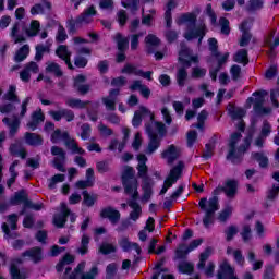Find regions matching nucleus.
Instances as JSON below:
<instances>
[{
  "instance_id": "obj_33",
  "label": "nucleus",
  "mask_w": 279,
  "mask_h": 279,
  "mask_svg": "<svg viewBox=\"0 0 279 279\" xmlns=\"http://www.w3.org/2000/svg\"><path fill=\"white\" fill-rule=\"evenodd\" d=\"M21 22H15L13 27H11L10 36L14 38L15 44H22L26 41V37L20 35Z\"/></svg>"
},
{
  "instance_id": "obj_19",
  "label": "nucleus",
  "mask_w": 279,
  "mask_h": 279,
  "mask_svg": "<svg viewBox=\"0 0 279 279\" xmlns=\"http://www.w3.org/2000/svg\"><path fill=\"white\" fill-rule=\"evenodd\" d=\"M25 144L31 147H39L45 143L44 136L38 133L26 132L24 134Z\"/></svg>"
},
{
  "instance_id": "obj_46",
  "label": "nucleus",
  "mask_w": 279,
  "mask_h": 279,
  "mask_svg": "<svg viewBox=\"0 0 279 279\" xmlns=\"http://www.w3.org/2000/svg\"><path fill=\"white\" fill-rule=\"evenodd\" d=\"M187 76H189V73L185 68H181L180 70H178L177 82L180 87L185 86Z\"/></svg>"
},
{
  "instance_id": "obj_60",
  "label": "nucleus",
  "mask_w": 279,
  "mask_h": 279,
  "mask_svg": "<svg viewBox=\"0 0 279 279\" xmlns=\"http://www.w3.org/2000/svg\"><path fill=\"white\" fill-rule=\"evenodd\" d=\"M96 169L98 173H101V174L108 173L110 171L109 161L108 160L98 161L96 163Z\"/></svg>"
},
{
  "instance_id": "obj_37",
  "label": "nucleus",
  "mask_w": 279,
  "mask_h": 279,
  "mask_svg": "<svg viewBox=\"0 0 279 279\" xmlns=\"http://www.w3.org/2000/svg\"><path fill=\"white\" fill-rule=\"evenodd\" d=\"M178 269L180 274L191 276L195 271V265L191 262H181Z\"/></svg>"
},
{
  "instance_id": "obj_27",
  "label": "nucleus",
  "mask_w": 279,
  "mask_h": 279,
  "mask_svg": "<svg viewBox=\"0 0 279 279\" xmlns=\"http://www.w3.org/2000/svg\"><path fill=\"white\" fill-rule=\"evenodd\" d=\"M251 158L254 161H257V163H259V167L262 169H267L269 167V158L267 155H264V153L262 151H253L251 154Z\"/></svg>"
},
{
  "instance_id": "obj_48",
  "label": "nucleus",
  "mask_w": 279,
  "mask_h": 279,
  "mask_svg": "<svg viewBox=\"0 0 279 279\" xmlns=\"http://www.w3.org/2000/svg\"><path fill=\"white\" fill-rule=\"evenodd\" d=\"M264 7L263 0H250L248 7H246L247 12L260 11Z\"/></svg>"
},
{
  "instance_id": "obj_26",
  "label": "nucleus",
  "mask_w": 279,
  "mask_h": 279,
  "mask_svg": "<svg viewBox=\"0 0 279 279\" xmlns=\"http://www.w3.org/2000/svg\"><path fill=\"white\" fill-rule=\"evenodd\" d=\"M150 114H151V112L149 109H147L144 106L140 107V110L134 113V118L132 120V125L135 129H138L143 122V117L150 116Z\"/></svg>"
},
{
  "instance_id": "obj_61",
  "label": "nucleus",
  "mask_w": 279,
  "mask_h": 279,
  "mask_svg": "<svg viewBox=\"0 0 279 279\" xmlns=\"http://www.w3.org/2000/svg\"><path fill=\"white\" fill-rule=\"evenodd\" d=\"M262 279H275V268L272 264H268L265 266Z\"/></svg>"
},
{
  "instance_id": "obj_41",
  "label": "nucleus",
  "mask_w": 279,
  "mask_h": 279,
  "mask_svg": "<svg viewBox=\"0 0 279 279\" xmlns=\"http://www.w3.org/2000/svg\"><path fill=\"white\" fill-rule=\"evenodd\" d=\"M50 46L51 45H37L36 46V56L35 60L37 62L43 61L45 53H50Z\"/></svg>"
},
{
  "instance_id": "obj_22",
  "label": "nucleus",
  "mask_w": 279,
  "mask_h": 279,
  "mask_svg": "<svg viewBox=\"0 0 279 279\" xmlns=\"http://www.w3.org/2000/svg\"><path fill=\"white\" fill-rule=\"evenodd\" d=\"M113 43L118 47V51L126 52L130 48L129 37H124L121 33H116L112 37Z\"/></svg>"
},
{
  "instance_id": "obj_35",
  "label": "nucleus",
  "mask_w": 279,
  "mask_h": 279,
  "mask_svg": "<svg viewBox=\"0 0 279 279\" xmlns=\"http://www.w3.org/2000/svg\"><path fill=\"white\" fill-rule=\"evenodd\" d=\"M9 274L11 279H27V274L21 272L19 266L14 263L10 264Z\"/></svg>"
},
{
  "instance_id": "obj_38",
  "label": "nucleus",
  "mask_w": 279,
  "mask_h": 279,
  "mask_svg": "<svg viewBox=\"0 0 279 279\" xmlns=\"http://www.w3.org/2000/svg\"><path fill=\"white\" fill-rule=\"evenodd\" d=\"M40 32V23L38 20H32L29 27L26 28L25 33L28 37H36Z\"/></svg>"
},
{
  "instance_id": "obj_62",
  "label": "nucleus",
  "mask_w": 279,
  "mask_h": 279,
  "mask_svg": "<svg viewBox=\"0 0 279 279\" xmlns=\"http://www.w3.org/2000/svg\"><path fill=\"white\" fill-rule=\"evenodd\" d=\"M129 21V15L125 10H120L118 12V23L121 27H124Z\"/></svg>"
},
{
  "instance_id": "obj_4",
  "label": "nucleus",
  "mask_w": 279,
  "mask_h": 279,
  "mask_svg": "<svg viewBox=\"0 0 279 279\" xmlns=\"http://www.w3.org/2000/svg\"><path fill=\"white\" fill-rule=\"evenodd\" d=\"M137 177L140 179H143V199L145 202H149L153 196V184H151V178L149 177V167L146 166L147 157L146 155L140 154L137 155Z\"/></svg>"
},
{
  "instance_id": "obj_39",
  "label": "nucleus",
  "mask_w": 279,
  "mask_h": 279,
  "mask_svg": "<svg viewBox=\"0 0 279 279\" xmlns=\"http://www.w3.org/2000/svg\"><path fill=\"white\" fill-rule=\"evenodd\" d=\"M98 251L101 255L108 256L110 254L117 253V246L108 242H102Z\"/></svg>"
},
{
  "instance_id": "obj_44",
  "label": "nucleus",
  "mask_w": 279,
  "mask_h": 279,
  "mask_svg": "<svg viewBox=\"0 0 279 279\" xmlns=\"http://www.w3.org/2000/svg\"><path fill=\"white\" fill-rule=\"evenodd\" d=\"M45 71L46 73L53 74L57 77H61L63 75V71L57 62H51L48 66H46Z\"/></svg>"
},
{
  "instance_id": "obj_20",
  "label": "nucleus",
  "mask_w": 279,
  "mask_h": 279,
  "mask_svg": "<svg viewBox=\"0 0 279 279\" xmlns=\"http://www.w3.org/2000/svg\"><path fill=\"white\" fill-rule=\"evenodd\" d=\"M69 216H70V209L66 206V204H63L61 214L53 217V225L59 229L64 228V226H66L68 223Z\"/></svg>"
},
{
  "instance_id": "obj_18",
  "label": "nucleus",
  "mask_w": 279,
  "mask_h": 279,
  "mask_svg": "<svg viewBox=\"0 0 279 279\" xmlns=\"http://www.w3.org/2000/svg\"><path fill=\"white\" fill-rule=\"evenodd\" d=\"M119 246L124 253H130L132 250H135L137 255L142 254V248L137 242H131L128 236H123L119 240Z\"/></svg>"
},
{
  "instance_id": "obj_8",
  "label": "nucleus",
  "mask_w": 279,
  "mask_h": 279,
  "mask_svg": "<svg viewBox=\"0 0 279 279\" xmlns=\"http://www.w3.org/2000/svg\"><path fill=\"white\" fill-rule=\"evenodd\" d=\"M85 262H80L74 268L73 272H70L69 279H95L98 275V268L96 266L90 268L89 272H84Z\"/></svg>"
},
{
  "instance_id": "obj_47",
  "label": "nucleus",
  "mask_w": 279,
  "mask_h": 279,
  "mask_svg": "<svg viewBox=\"0 0 279 279\" xmlns=\"http://www.w3.org/2000/svg\"><path fill=\"white\" fill-rule=\"evenodd\" d=\"M69 38V35L66 33V29L61 24L59 25V28L57 29L56 34V41L59 44H63Z\"/></svg>"
},
{
  "instance_id": "obj_43",
  "label": "nucleus",
  "mask_w": 279,
  "mask_h": 279,
  "mask_svg": "<svg viewBox=\"0 0 279 279\" xmlns=\"http://www.w3.org/2000/svg\"><path fill=\"white\" fill-rule=\"evenodd\" d=\"M29 53V46L24 45L22 46L15 53V62L21 63L23 62Z\"/></svg>"
},
{
  "instance_id": "obj_29",
  "label": "nucleus",
  "mask_w": 279,
  "mask_h": 279,
  "mask_svg": "<svg viewBox=\"0 0 279 279\" xmlns=\"http://www.w3.org/2000/svg\"><path fill=\"white\" fill-rule=\"evenodd\" d=\"M228 114L232 120H241L245 117V110L236 108L233 104L229 102L228 105Z\"/></svg>"
},
{
  "instance_id": "obj_49",
  "label": "nucleus",
  "mask_w": 279,
  "mask_h": 279,
  "mask_svg": "<svg viewBox=\"0 0 279 279\" xmlns=\"http://www.w3.org/2000/svg\"><path fill=\"white\" fill-rule=\"evenodd\" d=\"M141 70L137 69L136 65H133L131 63H125L123 69L121 70V74H125V75H138V72Z\"/></svg>"
},
{
  "instance_id": "obj_15",
  "label": "nucleus",
  "mask_w": 279,
  "mask_h": 279,
  "mask_svg": "<svg viewBox=\"0 0 279 279\" xmlns=\"http://www.w3.org/2000/svg\"><path fill=\"white\" fill-rule=\"evenodd\" d=\"M21 258H31L33 263L38 264L44 259L43 248L39 246L32 247L21 253Z\"/></svg>"
},
{
  "instance_id": "obj_6",
  "label": "nucleus",
  "mask_w": 279,
  "mask_h": 279,
  "mask_svg": "<svg viewBox=\"0 0 279 279\" xmlns=\"http://www.w3.org/2000/svg\"><path fill=\"white\" fill-rule=\"evenodd\" d=\"M207 203L208 208L206 207ZM198 207H201V209L205 211V216L203 218L204 227L209 228V226L215 223V213L218 211L220 208L219 198H202L201 202H198Z\"/></svg>"
},
{
  "instance_id": "obj_31",
  "label": "nucleus",
  "mask_w": 279,
  "mask_h": 279,
  "mask_svg": "<svg viewBox=\"0 0 279 279\" xmlns=\"http://www.w3.org/2000/svg\"><path fill=\"white\" fill-rule=\"evenodd\" d=\"M191 252L192 251L187 247V245L185 243H181V244H179V247L177 248V251H174L173 260H177V259L185 260L187 258V255Z\"/></svg>"
},
{
  "instance_id": "obj_34",
  "label": "nucleus",
  "mask_w": 279,
  "mask_h": 279,
  "mask_svg": "<svg viewBox=\"0 0 279 279\" xmlns=\"http://www.w3.org/2000/svg\"><path fill=\"white\" fill-rule=\"evenodd\" d=\"M92 101H82L78 98H70L65 101V106L69 108L85 109Z\"/></svg>"
},
{
  "instance_id": "obj_9",
  "label": "nucleus",
  "mask_w": 279,
  "mask_h": 279,
  "mask_svg": "<svg viewBox=\"0 0 279 279\" xmlns=\"http://www.w3.org/2000/svg\"><path fill=\"white\" fill-rule=\"evenodd\" d=\"M11 205H20L24 204V208L20 210L19 215H25L26 209H32L33 207V201L28 199V195L24 189L15 192L14 196L10 198Z\"/></svg>"
},
{
  "instance_id": "obj_52",
  "label": "nucleus",
  "mask_w": 279,
  "mask_h": 279,
  "mask_svg": "<svg viewBox=\"0 0 279 279\" xmlns=\"http://www.w3.org/2000/svg\"><path fill=\"white\" fill-rule=\"evenodd\" d=\"M24 148L25 147L23 146L22 141L15 140V142L13 144L9 145V154L11 156H14L15 154L20 153Z\"/></svg>"
},
{
  "instance_id": "obj_14",
  "label": "nucleus",
  "mask_w": 279,
  "mask_h": 279,
  "mask_svg": "<svg viewBox=\"0 0 279 279\" xmlns=\"http://www.w3.org/2000/svg\"><path fill=\"white\" fill-rule=\"evenodd\" d=\"M86 82V76L84 74H78L74 77L73 87L81 96L87 95L90 92L92 86L89 84H84Z\"/></svg>"
},
{
  "instance_id": "obj_5",
  "label": "nucleus",
  "mask_w": 279,
  "mask_h": 279,
  "mask_svg": "<svg viewBox=\"0 0 279 279\" xmlns=\"http://www.w3.org/2000/svg\"><path fill=\"white\" fill-rule=\"evenodd\" d=\"M97 14V10L94 7V4H90V7L86 8L83 13L77 15L75 19L70 17L65 22V27L68 29V34L74 35L77 34L78 28L82 27L83 24H90L93 22L92 16H95Z\"/></svg>"
},
{
  "instance_id": "obj_64",
  "label": "nucleus",
  "mask_w": 279,
  "mask_h": 279,
  "mask_svg": "<svg viewBox=\"0 0 279 279\" xmlns=\"http://www.w3.org/2000/svg\"><path fill=\"white\" fill-rule=\"evenodd\" d=\"M87 63H88V59H86L85 57L77 56L74 58V64L78 69L86 68Z\"/></svg>"
},
{
  "instance_id": "obj_13",
  "label": "nucleus",
  "mask_w": 279,
  "mask_h": 279,
  "mask_svg": "<svg viewBox=\"0 0 279 279\" xmlns=\"http://www.w3.org/2000/svg\"><path fill=\"white\" fill-rule=\"evenodd\" d=\"M100 217L102 219H109L112 226H117L121 219V214L118 209H114L109 206L100 210Z\"/></svg>"
},
{
  "instance_id": "obj_51",
  "label": "nucleus",
  "mask_w": 279,
  "mask_h": 279,
  "mask_svg": "<svg viewBox=\"0 0 279 279\" xmlns=\"http://www.w3.org/2000/svg\"><path fill=\"white\" fill-rule=\"evenodd\" d=\"M90 135H92V125L87 122L83 123V125H81V140L87 141L88 138H90Z\"/></svg>"
},
{
  "instance_id": "obj_54",
  "label": "nucleus",
  "mask_w": 279,
  "mask_h": 279,
  "mask_svg": "<svg viewBox=\"0 0 279 279\" xmlns=\"http://www.w3.org/2000/svg\"><path fill=\"white\" fill-rule=\"evenodd\" d=\"M64 180H65L64 174H54L49 181L48 189L56 190L57 184L60 182H64Z\"/></svg>"
},
{
  "instance_id": "obj_12",
  "label": "nucleus",
  "mask_w": 279,
  "mask_h": 279,
  "mask_svg": "<svg viewBox=\"0 0 279 279\" xmlns=\"http://www.w3.org/2000/svg\"><path fill=\"white\" fill-rule=\"evenodd\" d=\"M217 279H239V277L235 275V269L226 260L220 264Z\"/></svg>"
},
{
  "instance_id": "obj_28",
  "label": "nucleus",
  "mask_w": 279,
  "mask_h": 279,
  "mask_svg": "<svg viewBox=\"0 0 279 279\" xmlns=\"http://www.w3.org/2000/svg\"><path fill=\"white\" fill-rule=\"evenodd\" d=\"M74 260H75V257L72 254L65 253L62 259L59 263H57L56 271L59 274L63 272L64 267L68 265H72Z\"/></svg>"
},
{
  "instance_id": "obj_42",
  "label": "nucleus",
  "mask_w": 279,
  "mask_h": 279,
  "mask_svg": "<svg viewBox=\"0 0 279 279\" xmlns=\"http://www.w3.org/2000/svg\"><path fill=\"white\" fill-rule=\"evenodd\" d=\"M233 60H235L236 63L239 64H248V52L246 49H240L236 53L235 57H233Z\"/></svg>"
},
{
  "instance_id": "obj_1",
  "label": "nucleus",
  "mask_w": 279,
  "mask_h": 279,
  "mask_svg": "<svg viewBox=\"0 0 279 279\" xmlns=\"http://www.w3.org/2000/svg\"><path fill=\"white\" fill-rule=\"evenodd\" d=\"M178 25L186 24V31L183 35L186 41H192L193 39H198V45H202V40L206 35V26L197 24V14L195 12H187L181 14L177 19Z\"/></svg>"
},
{
  "instance_id": "obj_21",
  "label": "nucleus",
  "mask_w": 279,
  "mask_h": 279,
  "mask_svg": "<svg viewBox=\"0 0 279 279\" xmlns=\"http://www.w3.org/2000/svg\"><path fill=\"white\" fill-rule=\"evenodd\" d=\"M239 182L235 179H228L225 182V186L221 187L222 193H226L227 197L233 198L238 193Z\"/></svg>"
},
{
  "instance_id": "obj_55",
  "label": "nucleus",
  "mask_w": 279,
  "mask_h": 279,
  "mask_svg": "<svg viewBox=\"0 0 279 279\" xmlns=\"http://www.w3.org/2000/svg\"><path fill=\"white\" fill-rule=\"evenodd\" d=\"M198 138V133L195 130H191L186 133V145L187 147H193Z\"/></svg>"
},
{
  "instance_id": "obj_56",
  "label": "nucleus",
  "mask_w": 279,
  "mask_h": 279,
  "mask_svg": "<svg viewBox=\"0 0 279 279\" xmlns=\"http://www.w3.org/2000/svg\"><path fill=\"white\" fill-rule=\"evenodd\" d=\"M106 279H114L116 276H117V272H118V266H117V263H110L108 264L107 266V269H106Z\"/></svg>"
},
{
  "instance_id": "obj_25",
  "label": "nucleus",
  "mask_w": 279,
  "mask_h": 279,
  "mask_svg": "<svg viewBox=\"0 0 279 279\" xmlns=\"http://www.w3.org/2000/svg\"><path fill=\"white\" fill-rule=\"evenodd\" d=\"M184 169H185L184 161H179L177 166H173L170 169V172H169V175L167 177V179H169L173 182H178L182 175V172H184Z\"/></svg>"
},
{
  "instance_id": "obj_2",
  "label": "nucleus",
  "mask_w": 279,
  "mask_h": 279,
  "mask_svg": "<svg viewBox=\"0 0 279 279\" xmlns=\"http://www.w3.org/2000/svg\"><path fill=\"white\" fill-rule=\"evenodd\" d=\"M121 182L124 189V193L126 195H131L132 197V199H129L126 202L128 206H130L131 203L138 204L137 201L140 199V182L136 177V171H134V168L132 166H125L121 175Z\"/></svg>"
},
{
  "instance_id": "obj_11",
  "label": "nucleus",
  "mask_w": 279,
  "mask_h": 279,
  "mask_svg": "<svg viewBox=\"0 0 279 279\" xmlns=\"http://www.w3.org/2000/svg\"><path fill=\"white\" fill-rule=\"evenodd\" d=\"M242 137L243 134L240 132L231 133L227 160H230L232 163H235V160H240V155L236 154V144Z\"/></svg>"
},
{
  "instance_id": "obj_24",
  "label": "nucleus",
  "mask_w": 279,
  "mask_h": 279,
  "mask_svg": "<svg viewBox=\"0 0 279 279\" xmlns=\"http://www.w3.org/2000/svg\"><path fill=\"white\" fill-rule=\"evenodd\" d=\"M145 43L147 45L146 53L153 56L156 51V47L161 45V39L154 34H149L145 37Z\"/></svg>"
},
{
  "instance_id": "obj_36",
  "label": "nucleus",
  "mask_w": 279,
  "mask_h": 279,
  "mask_svg": "<svg viewBox=\"0 0 279 279\" xmlns=\"http://www.w3.org/2000/svg\"><path fill=\"white\" fill-rule=\"evenodd\" d=\"M88 245H90V236L84 233L83 236H81V244H80V247L77 248V253L81 256L87 255Z\"/></svg>"
},
{
  "instance_id": "obj_17",
  "label": "nucleus",
  "mask_w": 279,
  "mask_h": 279,
  "mask_svg": "<svg viewBox=\"0 0 279 279\" xmlns=\"http://www.w3.org/2000/svg\"><path fill=\"white\" fill-rule=\"evenodd\" d=\"M52 10V4L48 0H41L40 3L33 4L31 8V15L36 16V15H45L46 11L51 12Z\"/></svg>"
},
{
  "instance_id": "obj_40",
  "label": "nucleus",
  "mask_w": 279,
  "mask_h": 279,
  "mask_svg": "<svg viewBox=\"0 0 279 279\" xmlns=\"http://www.w3.org/2000/svg\"><path fill=\"white\" fill-rule=\"evenodd\" d=\"M4 98L13 104H20L21 100L19 96L16 95V87L15 85H10L9 90L4 94Z\"/></svg>"
},
{
  "instance_id": "obj_53",
  "label": "nucleus",
  "mask_w": 279,
  "mask_h": 279,
  "mask_svg": "<svg viewBox=\"0 0 279 279\" xmlns=\"http://www.w3.org/2000/svg\"><path fill=\"white\" fill-rule=\"evenodd\" d=\"M219 24H220V33L222 35L228 36L230 34V26H229L230 22H229V20L225 16H221L219 19Z\"/></svg>"
},
{
  "instance_id": "obj_32",
  "label": "nucleus",
  "mask_w": 279,
  "mask_h": 279,
  "mask_svg": "<svg viewBox=\"0 0 279 279\" xmlns=\"http://www.w3.org/2000/svg\"><path fill=\"white\" fill-rule=\"evenodd\" d=\"M208 50L211 57H221V52L219 51V41L215 37L208 38Z\"/></svg>"
},
{
  "instance_id": "obj_7",
  "label": "nucleus",
  "mask_w": 279,
  "mask_h": 279,
  "mask_svg": "<svg viewBox=\"0 0 279 279\" xmlns=\"http://www.w3.org/2000/svg\"><path fill=\"white\" fill-rule=\"evenodd\" d=\"M267 95H268V92H265V90L254 92L253 97H250L248 99H246V102L254 104V111L259 117L268 116L271 113V108L263 106L265 101V96Z\"/></svg>"
},
{
  "instance_id": "obj_59",
  "label": "nucleus",
  "mask_w": 279,
  "mask_h": 279,
  "mask_svg": "<svg viewBox=\"0 0 279 279\" xmlns=\"http://www.w3.org/2000/svg\"><path fill=\"white\" fill-rule=\"evenodd\" d=\"M216 145L214 144H205V153L203 154L202 158L206 161L210 160L214 156V150Z\"/></svg>"
},
{
  "instance_id": "obj_57",
  "label": "nucleus",
  "mask_w": 279,
  "mask_h": 279,
  "mask_svg": "<svg viewBox=\"0 0 279 279\" xmlns=\"http://www.w3.org/2000/svg\"><path fill=\"white\" fill-rule=\"evenodd\" d=\"M271 134V124L268 120H265L262 125L259 136L268 138Z\"/></svg>"
},
{
  "instance_id": "obj_30",
  "label": "nucleus",
  "mask_w": 279,
  "mask_h": 279,
  "mask_svg": "<svg viewBox=\"0 0 279 279\" xmlns=\"http://www.w3.org/2000/svg\"><path fill=\"white\" fill-rule=\"evenodd\" d=\"M129 207H131L132 209V211L129 214V218L134 222L138 221L143 213V209L140 203L131 202Z\"/></svg>"
},
{
  "instance_id": "obj_63",
  "label": "nucleus",
  "mask_w": 279,
  "mask_h": 279,
  "mask_svg": "<svg viewBox=\"0 0 279 279\" xmlns=\"http://www.w3.org/2000/svg\"><path fill=\"white\" fill-rule=\"evenodd\" d=\"M207 72H208V70L203 69V68H198V66L193 68L192 69V77L193 78H203Z\"/></svg>"
},
{
  "instance_id": "obj_23",
  "label": "nucleus",
  "mask_w": 279,
  "mask_h": 279,
  "mask_svg": "<svg viewBox=\"0 0 279 279\" xmlns=\"http://www.w3.org/2000/svg\"><path fill=\"white\" fill-rule=\"evenodd\" d=\"M45 113H43V110L39 109V111H35L31 114V121L27 122V128L31 131H36L38 129V125L45 122Z\"/></svg>"
},
{
  "instance_id": "obj_16",
  "label": "nucleus",
  "mask_w": 279,
  "mask_h": 279,
  "mask_svg": "<svg viewBox=\"0 0 279 279\" xmlns=\"http://www.w3.org/2000/svg\"><path fill=\"white\" fill-rule=\"evenodd\" d=\"M2 122L9 128V137L14 138L15 135L20 132L21 129V120L19 117H14L13 120L5 117Z\"/></svg>"
},
{
  "instance_id": "obj_10",
  "label": "nucleus",
  "mask_w": 279,
  "mask_h": 279,
  "mask_svg": "<svg viewBox=\"0 0 279 279\" xmlns=\"http://www.w3.org/2000/svg\"><path fill=\"white\" fill-rule=\"evenodd\" d=\"M180 156H181V149L175 144L168 145L167 149H163L160 155L161 159L167 160V163L169 166L178 161Z\"/></svg>"
},
{
  "instance_id": "obj_50",
  "label": "nucleus",
  "mask_w": 279,
  "mask_h": 279,
  "mask_svg": "<svg viewBox=\"0 0 279 279\" xmlns=\"http://www.w3.org/2000/svg\"><path fill=\"white\" fill-rule=\"evenodd\" d=\"M56 56L59 57L61 60H64V59L71 57V52L69 51L68 46L60 45L56 49Z\"/></svg>"
},
{
  "instance_id": "obj_3",
  "label": "nucleus",
  "mask_w": 279,
  "mask_h": 279,
  "mask_svg": "<svg viewBox=\"0 0 279 279\" xmlns=\"http://www.w3.org/2000/svg\"><path fill=\"white\" fill-rule=\"evenodd\" d=\"M155 128L157 132L154 130L151 123L145 124V130L149 138L147 150H146L148 155L154 154L161 147V143L163 138L167 136V132H168L167 126L163 122L156 121Z\"/></svg>"
},
{
  "instance_id": "obj_58",
  "label": "nucleus",
  "mask_w": 279,
  "mask_h": 279,
  "mask_svg": "<svg viewBox=\"0 0 279 279\" xmlns=\"http://www.w3.org/2000/svg\"><path fill=\"white\" fill-rule=\"evenodd\" d=\"M240 235L242 236L244 243H248V241L252 239V229L250 225L243 226Z\"/></svg>"
},
{
  "instance_id": "obj_45",
  "label": "nucleus",
  "mask_w": 279,
  "mask_h": 279,
  "mask_svg": "<svg viewBox=\"0 0 279 279\" xmlns=\"http://www.w3.org/2000/svg\"><path fill=\"white\" fill-rule=\"evenodd\" d=\"M97 202V195H90L87 190L83 191V205L86 207H93Z\"/></svg>"
}]
</instances>
